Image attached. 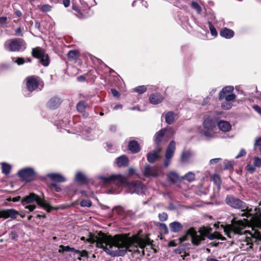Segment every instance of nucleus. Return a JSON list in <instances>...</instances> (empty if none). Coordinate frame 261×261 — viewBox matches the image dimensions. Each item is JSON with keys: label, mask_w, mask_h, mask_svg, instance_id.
<instances>
[{"label": "nucleus", "mask_w": 261, "mask_h": 261, "mask_svg": "<svg viewBox=\"0 0 261 261\" xmlns=\"http://www.w3.org/2000/svg\"><path fill=\"white\" fill-rule=\"evenodd\" d=\"M246 151L245 150V149H241V150L240 151L239 153L236 156V158L237 159L240 158L244 156L246 154Z\"/></svg>", "instance_id": "5fc2aeb1"}, {"label": "nucleus", "mask_w": 261, "mask_h": 261, "mask_svg": "<svg viewBox=\"0 0 261 261\" xmlns=\"http://www.w3.org/2000/svg\"><path fill=\"white\" fill-rule=\"evenodd\" d=\"M252 108L258 114L261 115V107L258 105H253Z\"/></svg>", "instance_id": "4d7b16f0"}, {"label": "nucleus", "mask_w": 261, "mask_h": 261, "mask_svg": "<svg viewBox=\"0 0 261 261\" xmlns=\"http://www.w3.org/2000/svg\"><path fill=\"white\" fill-rule=\"evenodd\" d=\"M206 237L210 240H214L217 238V235L208 232L206 234Z\"/></svg>", "instance_id": "bf43d9fd"}, {"label": "nucleus", "mask_w": 261, "mask_h": 261, "mask_svg": "<svg viewBox=\"0 0 261 261\" xmlns=\"http://www.w3.org/2000/svg\"><path fill=\"white\" fill-rule=\"evenodd\" d=\"M194 155L193 153L190 150H184L180 156V162L182 163H187L189 162L191 158Z\"/></svg>", "instance_id": "a211bd4d"}, {"label": "nucleus", "mask_w": 261, "mask_h": 261, "mask_svg": "<svg viewBox=\"0 0 261 261\" xmlns=\"http://www.w3.org/2000/svg\"><path fill=\"white\" fill-rule=\"evenodd\" d=\"M246 170L251 173H253L255 170V167L253 165L248 164L246 167Z\"/></svg>", "instance_id": "de8ad7c7"}, {"label": "nucleus", "mask_w": 261, "mask_h": 261, "mask_svg": "<svg viewBox=\"0 0 261 261\" xmlns=\"http://www.w3.org/2000/svg\"><path fill=\"white\" fill-rule=\"evenodd\" d=\"M89 242H95L97 248H102L108 254L112 256H124L132 246H139L141 249L151 244L148 238H143L138 236L129 237L126 235L117 234L114 237L108 236L100 231L94 238L87 240Z\"/></svg>", "instance_id": "f257e3e1"}, {"label": "nucleus", "mask_w": 261, "mask_h": 261, "mask_svg": "<svg viewBox=\"0 0 261 261\" xmlns=\"http://www.w3.org/2000/svg\"><path fill=\"white\" fill-rule=\"evenodd\" d=\"M128 163V159L125 155H121L116 159V164L119 167L127 166Z\"/></svg>", "instance_id": "4be33fe9"}, {"label": "nucleus", "mask_w": 261, "mask_h": 261, "mask_svg": "<svg viewBox=\"0 0 261 261\" xmlns=\"http://www.w3.org/2000/svg\"><path fill=\"white\" fill-rule=\"evenodd\" d=\"M189 236L191 238L192 244L196 246L199 245L201 241L203 240L202 238L200 235L198 234L197 232L194 228H190L187 231L186 233L184 236L179 239L180 243L186 241Z\"/></svg>", "instance_id": "0eeeda50"}, {"label": "nucleus", "mask_w": 261, "mask_h": 261, "mask_svg": "<svg viewBox=\"0 0 261 261\" xmlns=\"http://www.w3.org/2000/svg\"><path fill=\"white\" fill-rule=\"evenodd\" d=\"M27 87L29 91H33L38 87V82L34 77H29L27 81Z\"/></svg>", "instance_id": "2eb2a0df"}, {"label": "nucleus", "mask_w": 261, "mask_h": 261, "mask_svg": "<svg viewBox=\"0 0 261 261\" xmlns=\"http://www.w3.org/2000/svg\"><path fill=\"white\" fill-rule=\"evenodd\" d=\"M119 215H122L124 213V209L123 207L121 206H116L114 207L113 209Z\"/></svg>", "instance_id": "c03bdc74"}, {"label": "nucleus", "mask_w": 261, "mask_h": 261, "mask_svg": "<svg viewBox=\"0 0 261 261\" xmlns=\"http://www.w3.org/2000/svg\"><path fill=\"white\" fill-rule=\"evenodd\" d=\"M176 143L174 141L172 140L168 145L165 154V160L163 163V165L165 167H167L169 166L171 163V160L174 154L175 151Z\"/></svg>", "instance_id": "9d476101"}, {"label": "nucleus", "mask_w": 261, "mask_h": 261, "mask_svg": "<svg viewBox=\"0 0 261 261\" xmlns=\"http://www.w3.org/2000/svg\"><path fill=\"white\" fill-rule=\"evenodd\" d=\"M143 175L146 177L149 176H156L158 174L154 168L150 166L149 165H147L145 167L144 171L143 173Z\"/></svg>", "instance_id": "393cba45"}, {"label": "nucleus", "mask_w": 261, "mask_h": 261, "mask_svg": "<svg viewBox=\"0 0 261 261\" xmlns=\"http://www.w3.org/2000/svg\"><path fill=\"white\" fill-rule=\"evenodd\" d=\"M253 228H257L261 229V206L258 207L255 213V216L252 221Z\"/></svg>", "instance_id": "dca6fc26"}, {"label": "nucleus", "mask_w": 261, "mask_h": 261, "mask_svg": "<svg viewBox=\"0 0 261 261\" xmlns=\"http://www.w3.org/2000/svg\"><path fill=\"white\" fill-rule=\"evenodd\" d=\"M236 95L233 93L227 94L225 95V96H224V98L225 99V100L226 101H228L229 102L233 101L236 99Z\"/></svg>", "instance_id": "ea45409f"}, {"label": "nucleus", "mask_w": 261, "mask_h": 261, "mask_svg": "<svg viewBox=\"0 0 261 261\" xmlns=\"http://www.w3.org/2000/svg\"><path fill=\"white\" fill-rule=\"evenodd\" d=\"M67 56L69 60H75L79 57V53L76 50H71L68 52Z\"/></svg>", "instance_id": "72a5a7b5"}, {"label": "nucleus", "mask_w": 261, "mask_h": 261, "mask_svg": "<svg viewBox=\"0 0 261 261\" xmlns=\"http://www.w3.org/2000/svg\"><path fill=\"white\" fill-rule=\"evenodd\" d=\"M75 179L77 181L84 184L87 182V177L81 172H78L75 176Z\"/></svg>", "instance_id": "2f4dec72"}, {"label": "nucleus", "mask_w": 261, "mask_h": 261, "mask_svg": "<svg viewBox=\"0 0 261 261\" xmlns=\"http://www.w3.org/2000/svg\"><path fill=\"white\" fill-rule=\"evenodd\" d=\"M224 167L223 169L224 170L226 169H230L232 168V165L231 163H226L224 162L223 163Z\"/></svg>", "instance_id": "6e6d98bb"}, {"label": "nucleus", "mask_w": 261, "mask_h": 261, "mask_svg": "<svg viewBox=\"0 0 261 261\" xmlns=\"http://www.w3.org/2000/svg\"><path fill=\"white\" fill-rule=\"evenodd\" d=\"M217 126L220 130L227 132L231 130V125L229 122L225 120H220L217 123Z\"/></svg>", "instance_id": "6ab92c4d"}, {"label": "nucleus", "mask_w": 261, "mask_h": 261, "mask_svg": "<svg viewBox=\"0 0 261 261\" xmlns=\"http://www.w3.org/2000/svg\"><path fill=\"white\" fill-rule=\"evenodd\" d=\"M11 167L6 163H3L2 164V172L6 175H8L10 173Z\"/></svg>", "instance_id": "f704fd0d"}, {"label": "nucleus", "mask_w": 261, "mask_h": 261, "mask_svg": "<svg viewBox=\"0 0 261 261\" xmlns=\"http://www.w3.org/2000/svg\"><path fill=\"white\" fill-rule=\"evenodd\" d=\"M159 218L160 221H165L168 218V215L166 213H162L159 214Z\"/></svg>", "instance_id": "09e8293b"}, {"label": "nucleus", "mask_w": 261, "mask_h": 261, "mask_svg": "<svg viewBox=\"0 0 261 261\" xmlns=\"http://www.w3.org/2000/svg\"><path fill=\"white\" fill-rule=\"evenodd\" d=\"M215 121L207 117L203 120V128L200 130V134L206 140H210L217 137Z\"/></svg>", "instance_id": "7ed1b4c3"}, {"label": "nucleus", "mask_w": 261, "mask_h": 261, "mask_svg": "<svg viewBox=\"0 0 261 261\" xmlns=\"http://www.w3.org/2000/svg\"><path fill=\"white\" fill-rule=\"evenodd\" d=\"M18 175L22 180L27 182L33 180L35 177V172L32 168H27L19 170Z\"/></svg>", "instance_id": "f8f14e48"}, {"label": "nucleus", "mask_w": 261, "mask_h": 261, "mask_svg": "<svg viewBox=\"0 0 261 261\" xmlns=\"http://www.w3.org/2000/svg\"><path fill=\"white\" fill-rule=\"evenodd\" d=\"M160 226L162 229H163L164 230L165 233H168V227L165 224H164V223L161 224Z\"/></svg>", "instance_id": "69168bd1"}, {"label": "nucleus", "mask_w": 261, "mask_h": 261, "mask_svg": "<svg viewBox=\"0 0 261 261\" xmlns=\"http://www.w3.org/2000/svg\"><path fill=\"white\" fill-rule=\"evenodd\" d=\"M220 34L222 37L229 39L234 36V32L229 29L224 28L220 31Z\"/></svg>", "instance_id": "cd10ccee"}, {"label": "nucleus", "mask_w": 261, "mask_h": 261, "mask_svg": "<svg viewBox=\"0 0 261 261\" xmlns=\"http://www.w3.org/2000/svg\"><path fill=\"white\" fill-rule=\"evenodd\" d=\"M15 35L17 36H21L22 37L23 36V33H22V29L20 27L18 28L15 30Z\"/></svg>", "instance_id": "13d9d810"}, {"label": "nucleus", "mask_w": 261, "mask_h": 261, "mask_svg": "<svg viewBox=\"0 0 261 261\" xmlns=\"http://www.w3.org/2000/svg\"><path fill=\"white\" fill-rule=\"evenodd\" d=\"M129 150L132 153H138L140 150V147L138 142L136 140L130 141L128 145Z\"/></svg>", "instance_id": "412c9836"}, {"label": "nucleus", "mask_w": 261, "mask_h": 261, "mask_svg": "<svg viewBox=\"0 0 261 261\" xmlns=\"http://www.w3.org/2000/svg\"><path fill=\"white\" fill-rule=\"evenodd\" d=\"M221 160H222L221 158L213 159L210 161L209 163H210V165L216 164Z\"/></svg>", "instance_id": "864d4df0"}, {"label": "nucleus", "mask_w": 261, "mask_h": 261, "mask_svg": "<svg viewBox=\"0 0 261 261\" xmlns=\"http://www.w3.org/2000/svg\"><path fill=\"white\" fill-rule=\"evenodd\" d=\"M245 222L242 220H239L234 222L227 232V235L228 237L231 238L232 234H240L241 235L243 233L244 229L247 225V221L245 219Z\"/></svg>", "instance_id": "423d86ee"}, {"label": "nucleus", "mask_w": 261, "mask_h": 261, "mask_svg": "<svg viewBox=\"0 0 261 261\" xmlns=\"http://www.w3.org/2000/svg\"><path fill=\"white\" fill-rule=\"evenodd\" d=\"M195 175L192 172H189L187 174H186L183 177H182V179H186L189 182L193 181L195 179Z\"/></svg>", "instance_id": "c9c22d12"}, {"label": "nucleus", "mask_w": 261, "mask_h": 261, "mask_svg": "<svg viewBox=\"0 0 261 261\" xmlns=\"http://www.w3.org/2000/svg\"><path fill=\"white\" fill-rule=\"evenodd\" d=\"M124 184H126V190L127 193L131 194L136 193L137 194H141L144 192V185L139 181H133L131 182H126Z\"/></svg>", "instance_id": "1a4fd4ad"}, {"label": "nucleus", "mask_w": 261, "mask_h": 261, "mask_svg": "<svg viewBox=\"0 0 261 261\" xmlns=\"http://www.w3.org/2000/svg\"><path fill=\"white\" fill-rule=\"evenodd\" d=\"M88 106V105L86 102L80 101L76 105V109L78 112L82 113L84 112Z\"/></svg>", "instance_id": "473e14b6"}, {"label": "nucleus", "mask_w": 261, "mask_h": 261, "mask_svg": "<svg viewBox=\"0 0 261 261\" xmlns=\"http://www.w3.org/2000/svg\"><path fill=\"white\" fill-rule=\"evenodd\" d=\"M51 7L48 5H44L42 6L41 10L43 12H47L51 10Z\"/></svg>", "instance_id": "8fccbe9b"}, {"label": "nucleus", "mask_w": 261, "mask_h": 261, "mask_svg": "<svg viewBox=\"0 0 261 261\" xmlns=\"http://www.w3.org/2000/svg\"><path fill=\"white\" fill-rule=\"evenodd\" d=\"M111 92L114 97H118L119 96V93L115 89H111Z\"/></svg>", "instance_id": "e2e57ef3"}, {"label": "nucleus", "mask_w": 261, "mask_h": 261, "mask_svg": "<svg viewBox=\"0 0 261 261\" xmlns=\"http://www.w3.org/2000/svg\"><path fill=\"white\" fill-rule=\"evenodd\" d=\"M32 56L40 60L41 63L44 66H47L49 64V57L44 50L38 47L33 48L32 51Z\"/></svg>", "instance_id": "9b49d317"}, {"label": "nucleus", "mask_w": 261, "mask_h": 261, "mask_svg": "<svg viewBox=\"0 0 261 261\" xmlns=\"http://www.w3.org/2000/svg\"><path fill=\"white\" fill-rule=\"evenodd\" d=\"M0 218H3L4 219L8 218V209L0 211Z\"/></svg>", "instance_id": "49530a36"}, {"label": "nucleus", "mask_w": 261, "mask_h": 261, "mask_svg": "<svg viewBox=\"0 0 261 261\" xmlns=\"http://www.w3.org/2000/svg\"><path fill=\"white\" fill-rule=\"evenodd\" d=\"M161 147H156L155 150L148 153L147 155V159L148 162L150 163H154L156 160L159 158V153L161 152Z\"/></svg>", "instance_id": "ddd939ff"}, {"label": "nucleus", "mask_w": 261, "mask_h": 261, "mask_svg": "<svg viewBox=\"0 0 261 261\" xmlns=\"http://www.w3.org/2000/svg\"><path fill=\"white\" fill-rule=\"evenodd\" d=\"M166 132V130L165 129H162L155 134L154 136V142L157 148L161 147L160 146L161 143L163 140Z\"/></svg>", "instance_id": "4468645a"}, {"label": "nucleus", "mask_w": 261, "mask_h": 261, "mask_svg": "<svg viewBox=\"0 0 261 261\" xmlns=\"http://www.w3.org/2000/svg\"><path fill=\"white\" fill-rule=\"evenodd\" d=\"M208 27L210 29V30L211 31V35L213 36L216 37L218 35V33L214 27V26L212 24V23L211 22H208Z\"/></svg>", "instance_id": "a19ab883"}, {"label": "nucleus", "mask_w": 261, "mask_h": 261, "mask_svg": "<svg viewBox=\"0 0 261 261\" xmlns=\"http://www.w3.org/2000/svg\"><path fill=\"white\" fill-rule=\"evenodd\" d=\"M168 180L171 182L175 183L179 180V176L175 172H170L167 175Z\"/></svg>", "instance_id": "7c9ffc66"}, {"label": "nucleus", "mask_w": 261, "mask_h": 261, "mask_svg": "<svg viewBox=\"0 0 261 261\" xmlns=\"http://www.w3.org/2000/svg\"><path fill=\"white\" fill-rule=\"evenodd\" d=\"M233 87L230 86L224 87L219 93V100L223 99L225 95L231 93L233 91Z\"/></svg>", "instance_id": "bb28decb"}, {"label": "nucleus", "mask_w": 261, "mask_h": 261, "mask_svg": "<svg viewBox=\"0 0 261 261\" xmlns=\"http://www.w3.org/2000/svg\"><path fill=\"white\" fill-rule=\"evenodd\" d=\"M80 204L82 207H90L92 206V202L89 199L82 200L81 201Z\"/></svg>", "instance_id": "4c0bfd02"}, {"label": "nucleus", "mask_w": 261, "mask_h": 261, "mask_svg": "<svg viewBox=\"0 0 261 261\" xmlns=\"http://www.w3.org/2000/svg\"><path fill=\"white\" fill-rule=\"evenodd\" d=\"M61 103V99L57 97L51 98L47 102V106L50 109L57 108Z\"/></svg>", "instance_id": "5701e85b"}, {"label": "nucleus", "mask_w": 261, "mask_h": 261, "mask_svg": "<svg viewBox=\"0 0 261 261\" xmlns=\"http://www.w3.org/2000/svg\"><path fill=\"white\" fill-rule=\"evenodd\" d=\"M225 202L230 207L237 210H241L242 211H244L247 208L245 202L233 195H226Z\"/></svg>", "instance_id": "39448f33"}, {"label": "nucleus", "mask_w": 261, "mask_h": 261, "mask_svg": "<svg viewBox=\"0 0 261 261\" xmlns=\"http://www.w3.org/2000/svg\"><path fill=\"white\" fill-rule=\"evenodd\" d=\"M176 114L173 112H168L165 114V118L166 122L168 124H172L176 119Z\"/></svg>", "instance_id": "c85d7f7f"}, {"label": "nucleus", "mask_w": 261, "mask_h": 261, "mask_svg": "<svg viewBox=\"0 0 261 261\" xmlns=\"http://www.w3.org/2000/svg\"><path fill=\"white\" fill-rule=\"evenodd\" d=\"M14 59H13V61L18 65H22L24 63V60L23 58L18 57L15 61H14Z\"/></svg>", "instance_id": "3c124183"}, {"label": "nucleus", "mask_w": 261, "mask_h": 261, "mask_svg": "<svg viewBox=\"0 0 261 261\" xmlns=\"http://www.w3.org/2000/svg\"><path fill=\"white\" fill-rule=\"evenodd\" d=\"M164 99V97L158 93H153L149 98V102L153 105H158L161 103Z\"/></svg>", "instance_id": "f3484780"}, {"label": "nucleus", "mask_w": 261, "mask_h": 261, "mask_svg": "<svg viewBox=\"0 0 261 261\" xmlns=\"http://www.w3.org/2000/svg\"><path fill=\"white\" fill-rule=\"evenodd\" d=\"M169 227L172 232L177 233L182 229L183 226L180 222L174 221L169 224Z\"/></svg>", "instance_id": "b1692460"}, {"label": "nucleus", "mask_w": 261, "mask_h": 261, "mask_svg": "<svg viewBox=\"0 0 261 261\" xmlns=\"http://www.w3.org/2000/svg\"><path fill=\"white\" fill-rule=\"evenodd\" d=\"M59 252L60 253H63L64 252H73L74 253H79L80 252V250H77L73 247H70L69 246H63L62 245H61L59 246Z\"/></svg>", "instance_id": "c756f323"}, {"label": "nucleus", "mask_w": 261, "mask_h": 261, "mask_svg": "<svg viewBox=\"0 0 261 261\" xmlns=\"http://www.w3.org/2000/svg\"><path fill=\"white\" fill-rule=\"evenodd\" d=\"M63 4L65 7H68L70 5V1L63 0Z\"/></svg>", "instance_id": "774afa93"}, {"label": "nucleus", "mask_w": 261, "mask_h": 261, "mask_svg": "<svg viewBox=\"0 0 261 261\" xmlns=\"http://www.w3.org/2000/svg\"><path fill=\"white\" fill-rule=\"evenodd\" d=\"M27 44L21 38H14L7 40L4 44V48L9 51H22L26 48Z\"/></svg>", "instance_id": "20e7f679"}, {"label": "nucleus", "mask_w": 261, "mask_h": 261, "mask_svg": "<svg viewBox=\"0 0 261 261\" xmlns=\"http://www.w3.org/2000/svg\"><path fill=\"white\" fill-rule=\"evenodd\" d=\"M135 91L140 94H143L147 90V88L144 86H140L135 88Z\"/></svg>", "instance_id": "79ce46f5"}, {"label": "nucleus", "mask_w": 261, "mask_h": 261, "mask_svg": "<svg viewBox=\"0 0 261 261\" xmlns=\"http://www.w3.org/2000/svg\"><path fill=\"white\" fill-rule=\"evenodd\" d=\"M18 215L19 212L15 209H8V218H11L12 219H15Z\"/></svg>", "instance_id": "e433bc0d"}, {"label": "nucleus", "mask_w": 261, "mask_h": 261, "mask_svg": "<svg viewBox=\"0 0 261 261\" xmlns=\"http://www.w3.org/2000/svg\"><path fill=\"white\" fill-rule=\"evenodd\" d=\"M47 176L55 182H64L66 181L64 177L58 173H49L47 175Z\"/></svg>", "instance_id": "aec40b11"}, {"label": "nucleus", "mask_w": 261, "mask_h": 261, "mask_svg": "<svg viewBox=\"0 0 261 261\" xmlns=\"http://www.w3.org/2000/svg\"><path fill=\"white\" fill-rule=\"evenodd\" d=\"M98 179L102 181L104 185L110 184L112 183H116L117 184H122L125 182V178L120 175H111L108 177L105 176H99L97 177Z\"/></svg>", "instance_id": "6e6552de"}, {"label": "nucleus", "mask_w": 261, "mask_h": 261, "mask_svg": "<svg viewBox=\"0 0 261 261\" xmlns=\"http://www.w3.org/2000/svg\"><path fill=\"white\" fill-rule=\"evenodd\" d=\"M191 7L195 9L198 14H200L201 12V7L199 4L196 2L191 3Z\"/></svg>", "instance_id": "58836bf2"}, {"label": "nucleus", "mask_w": 261, "mask_h": 261, "mask_svg": "<svg viewBox=\"0 0 261 261\" xmlns=\"http://www.w3.org/2000/svg\"><path fill=\"white\" fill-rule=\"evenodd\" d=\"M213 180H214V182L217 185H219L220 184V178L218 175H214L213 177Z\"/></svg>", "instance_id": "603ef678"}, {"label": "nucleus", "mask_w": 261, "mask_h": 261, "mask_svg": "<svg viewBox=\"0 0 261 261\" xmlns=\"http://www.w3.org/2000/svg\"><path fill=\"white\" fill-rule=\"evenodd\" d=\"M7 17H0V24L2 25L7 23Z\"/></svg>", "instance_id": "0e129e2a"}, {"label": "nucleus", "mask_w": 261, "mask_h": 261, "mask_svg": "<svg viewBox=\"0 0 261 261\" xmlns=\"http://www.w3.org/2000/svg\"><path fill=\"white\" fill-rule=\"evenodd\" d=\"M232 106V104L231 102L226 101L222 103L221 107L222 109L227 110H229Z\"/></svg>", "instance_id": "37998d69"}, {"label": "nucleus", "mask_w": 261, "mask_h": 261, "mask_svg": "<svg viewBox=\"0 0 261 261\" xmlns=\"http://www.w3.org/2000/svg\"><path fill=\"white\" fill-rule=\"evenodd\" d=\"M253 164L255 167L261 168V159L258 157L255 156L254 158Z\"/></svg>", "instance_id": "a18cd8bd"}, {"label": "nucleus", "mask_w": 261, "mask_h": 261, "mask_svg": "<svg viewBox=\"0 0 261 261\" xmlns=\"http://www.w3.org/2000/svg\"><path fill=\"white\" fill-rule=\"evenodd\" d=\"M21 203L24 206L25 208L28 209L27 213H29L33 211L36 207L35 204L32 203L35 202L38 205L41 207L46 210L48 213L50 212L53 207L50 206L48 203H46L43 199H42L38 195L34 193H30L23 197L21 200Z\"/></svg>", "instance_id": "f03ea898"}, {"label": "nucleus", "mask_w": 261, "mask_h": 261, "mask_svg": "<svg viewBox=\"0 0 261 261\" xmlns=\"http://www.w3.org/2000/svg\"><path fill=\"white\" fill-rule=\"evenodd\" d=\"M51 187L54 188L56 192H59L61 191V190H62L61 188L58 185H57L56 184H52Z\"/></svg>", "instance_id": "052dcab7"}, {"label": "nucleus", "mask_w": 261, "mask_h": 261, "mask_svg": "<svg viewBox=\"0 0 261 261\" xmlns=\"http://www.w3.org/2000/svg\"><path fill=\"white\" fill-rule=\"evenodd\" d=\"M76 253L81 257H85L87 255V252L86 250H80V252Z\"/></svg>", "instance_id": "680f3d73"}, {"label": "nucleus", "mask_w": 261, "mask_h": 261, "mask_svg": "<svg viewBox=\"0 0 261 261\" xmlns=\"http://www.w3.org/2000/svg\"><path fill=\"white\" fill-rule=\"evenodd\" d=\"M110 130L112 132H116L117 129V127L115 125H112L110 126Z\"/></svg>", "instance_id": "338daca9"}, {"label": "nucleus", "mask_w": 261, "mask_h": 261, "mask_svg": "<svg viewBox=\"0 0 261 261\" xmlns=\"http://www.w3.org/2000/svg\"><path fill=\"white\" fill-rule=\"evenodd\" d=\"M12 229H15L16 230H11L10 232V238L15 241H16L18 240V237H19V232L18 231L20 228V225L17 224L15 225L12 226Z\"/></svg>", "instance_id": "a878e982"}]
</instances>
